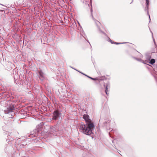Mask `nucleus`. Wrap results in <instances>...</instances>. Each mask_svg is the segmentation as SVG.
Instances as JSON below:
<instances>
[{
    "instance_id": "nucleus-7",
    "label": "nucleus",
    "mask_w": 157,
    "mask_h": 157,
    "mask_svg": "<svg viewBox=\"0 0 157 157\" xmlns=\"http://www.w3.org/2000/svg\"><path fill=\"white\" fill-rule=\"evenodd\" d=\"M39 73L40 75L39 78L40 80H43L44 78V76L43 72L42 71H39Z\"/></svg>"
},
{
    "instance_id": "nucleus-12",
    "label": "nucleus",
    "mask_w": 157,
    "mask_h": 157,
    "mask_svg": "<svg viewBox=\"0 0 157 157\" xmlns=\"http://www.w3.org/2000/svg\"><path fill=\"white\" fill-rule=\"evenodd\" d=\"M125 43H116V42L114 43V44H124Z\"/></svg>"
},
{
    "instance_id": "nucleus-15",
    "label": "nucleus",
    "mask_w": 157,
    "mask_h": 157,
    "mask_svg": "<svg viewBox=\"0 0 157 157\" xmlns=\"http://www.w3.org/2000/svg\"><path fill=\"white\" fill-rule=\"evenodd\" d=\"M154 78H155L156 81L157 82V77H156L155 76H154Z\"/></svg>"
},
{
    "instance_id": "nucleus-10",
    "label": "nucleus",
    "mask_w": 157,
    "mask_h": 157,
    "mask_svg": "<svg viewBox=\"0 0 157 157\" xmlns=\"http://www.w3.org/2000/svg\"><path fill=\"white\" fill-rule=\"evenodd\" d=\"M133 58L134 59H136V60H137V61H140V62H142L143 61L141 59H138V58H135V57H133Z\"/></svg>"
},
{
    "instance_id": "nucleus-13",
    "label": "nucleus",
    "mask_w": 157,
    "mask_h": 157,
    "mask_svg": "<svg viewBox=\"0 0 157 157\" xmlns=\"http://www.w3.org/2000/svg\"><path fill=\"white\" fill-rule=\"evenodd\" d=\"M108 38V39H109V41L110 42H111V43L112 44L114 43L113 42V41L112 40H110L109 38Z\"/></svg>"
},
{
    "instance_id": "nucleus-19",
    "label": "nucleus",
    "mask_w": 157,
    "mask_h": 157,
    "mask_svg": "<svg viewBox=\"0 0 157 157\" xmlns=\"http://www.w3.org/2000/svg\"><path fill=\"white\" fill-rule=\"evenodd\" d=\"M99 122H101V120H99Z\"/></svg>"
},
{
    "instance_id": "nucleus-4",
    "label": "nucleus",
    "mask_w": 157,
    "mask_h": 157,
    "mask_svg": "<svg viewBox=\"0 0 157 157\" xmlns=\"http://www.w3.org/2000/svg\"><path fill=\"white\" fill-rule=\"evenodd\" d=\"M59 116V113L57 111H55L53 113V120H57Z\"/></svg>"
},
{
    "instance_id": "nucleus-20",
    "label": "nucleus",
    "mask_w": 157,
    "mask_h": 157,
    "mask_svg": "<svg viewBox=\"0 0 157 157\" xmlns=\"http://www.w3.org/2000/svg\"><path fill=\"white\" fill-rule=\"evenodd\" d=\"M91 12L92 11V9H91Z\"/></svg>"
},
{
    "instance_id": "nucleus-14",
    "label": "nucleus",
    "mask_w": 157,
    "mask_h": 157,
    "mask_svg": "<svg viewBox=\"0 0 157 157\" xmlns=\"http://www.w3.org/2000/svg\"><path fill=\"white\" fill-rule=\"evenodd\" d=\"M152 38H153V40L154 41V43L155 44V41L154 39V38L153 37V36H152Z\"/></svg>"
},
{
    "instance_id": "nucleus-2",
    "label": "nucleus",
    "mask_w": 157,
    "mask_h": 157,
    "mask_svg": "<svg viewBox=\"0 0 157 157\" xmlns=\"http://www.w3.org/2000/svg\"><path fill=\"white\" fill-rule=\"evenodd\" d=\"M110 120L109 119H106L104 122V126L106 127V128L107 130H111L112 128L110 127Z\"/></svg>"
},
{
    "instance_id": "nucleus-6",
    "label": "nucleus",
    "mask_w": 157,
    "mask_h": 157,
    "mask_svg": "<svg viewBox=\"0 0 157 157\" xmlns=\"http://www.w3.org/2000/svg\"><path fill=\"white\" fill-rule=\"evenodd\" d=\"M104 86H105V85H104ZM110 85L109 84H106L105 85V93H106V94L107 95H108L109 94V90H108V89L110 88Z\"/></svg>"
},
{
    "instance_id": "nucleus-5",
    "label": "nucleus",
    "mask_w": 157,
    "mask_h": 157,
    "mask_svg": "<svg viewBox=\"0 0 157 157\" xmlns=\"http://www.w3.org/2000/svg\"><path fill=\"white\" fill-rule=\"evenodd\" d=\"M146 5L145 7V10H146L147 13V14L149 16V19L150 21L151 20L150 17V15L148 13V4H149V1L148 0H146Z\"/></svg>"
},
{
    "instance_id": "nucleus-9",
    "label": "nucleus",
    "mask_w": 157,
    "mask_h": 157,
    "mask_svg": "<svg viewBox=\"0 0 157 157\" xmlns=\"http://www.w3.org/2000/svg\"><path fill=\"white\" fill-rule=\"evenodd\" d=\"M155 62V60L154 59H151L150 61V63L151 64H153Z\"/></svg>"
},
{
    "instance_id": "nucleus-18",
    "label": "nucleus",
    "mask_w": 157,
    "mask_h": 157,
    "mask_svg": "<svg viewBox=\"0 0 157 157\" xmlns=\"http://www.w3.org/2000/svg\"><path fill=\"white\" fill-rule=\"evenodd\" d=\"M78 72H79V71H78ZM79 72L80 73H82H82H81V72H79Z\"/></svg>"
},
{
    "instance_id": "nucleus-11",
    "label": "nucleus",
    "mask_w": 157,
    "mask_h": 157,
    "mask_svg": "<svg viewBox=\"0 0 157 157\" xmlns=\"http://www.w3.org/2000/svg\"><path fill=\"white\" fill-rule=\"evenodd\" d=\"M82 74H83V75H85L88 78H90L91 79H92L93 80H95V78H92L91 77H90V76H87V75H85V74H83V73H82Z\"/></svg>"
},
{
    "instance_id": "nucleus-17",
    "label": "nucleus",
    "mask_w": 157,
    "mask_h": 157,
    "mask_svg": "<svg viewBox=\"0 0 157 157\" xmlns=\"http://www.w3.org/2000/svg\"><path fill=\"white\" fill-rule=\"evenodd\" d=\"M40 124L41 126L43 125L42 123H40Z\"/></svg>"
},
{
    "instance_id": "nucleus-3",
    "label": "nucleus",
    "mask_w": 157,
    "mask_h": 157,
    "mask_svg": "<svg viewBox=\"0 0 157 157\" xmlns=\"http://www.w3.org/2000/svg\"><path fill=\"white\" fill-rule=\"evenodd\" d=\"M91 14H92V18H93V19L94 20V21H95V23L96 24V25H97V26L98 27V28L99 29V26L101 25V23H100L98 21H97L96 20L94 17H93V15H92V13H91ZM99 29V30L100 31V32L101 33H103L105 35H106V34L105 33H104V32H103L102 31H101L100 30V29Z\"/></svg>"
},
{
    "instance_id": "nucleus-8",
    "label": "nucleus",
    "mask_w": 157,
    "mask_h": 157,
    "mask_svg": "<svg viewBox=\"0 0 157 157\" xmlns=\"http://www.w3.org/2000/svg\"><path fill=\"white\" fill-rule=\"evenodd\" d=\"M80 34L82 37H83L86 40V37L83 31H82L80 32Z\"/></svg>"
},
{
    "instance_id": "nucleus-1",
    "label": "nucleus",
    "mask_w": 157,
    "mask_h": 157,
    "mask_svg": "<svg viewBox=\"0 0 157 157\" xmlns=\"http://www.w3.org/2000/svg\"><path fill=\"white\" fill-rule=\"evenodd\" d=\"M83 117L86 124H84L81 123L80 126L79 130L86 135H90L92 133V130L94 127V125L93 122L90 120L88 115L84 114Z\"/></svg>"
},
{
    "instance_id": "nucleus-16",
    "label": "nucleus",
    "mask_w": 157,
    "mask_h": 157,
    "mask_svg": "<svg viewBox=\"0 0 157 157\" xmlns=\"http://www.w3.org/2000/svg\"><path fill=\"white\" fill-rule=\"evenodd\" d=\"M140 57H143V56H142V55L141 54H140Z\"/></svg>"
}]
</instances>
